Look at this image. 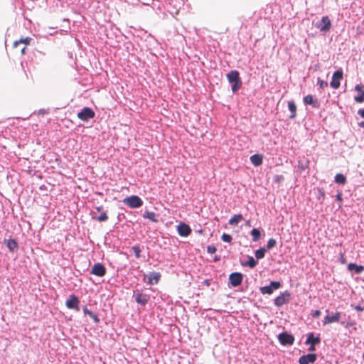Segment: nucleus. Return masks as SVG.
I'll return each instance as SVG.
<instances>
[{
	"instance_id": "nucleus-1",
	"label": "nucleus",
	"mask_w": 364,
	"mask_h": 364,
	"mask_svg": "<svg viewBox=\"0 0 364 364\" xmlns=\"http://www.w3.org/2000/svg\"><path fill=\"white\" fill-rule=\"evenodd\" d=\"M228 82L232 84V92H236L242 86V81L239 73L237 70H232L227 74Z\"/></svg>"
},
{
	"instance_id": "nucleus-2",
	"label": "nucleus",
	"mask_w": 364,
	"mask_h": 364,
	"mask_svg": "<svg viewBox=\"0 0 364 364\" xmlns=\"http://www.w3.org/2000/svg\"><path fill=\"white\" fill-rule=\"evenodd\" d=\"M123 203L131 208H139L142 205V200L137 196H132L125 198Z\"/></svg>"
},
{
	"instance_id": "nucleus-3",
	"label": "nucleus",
	"mask_w": 364,
	"mask_h": 364,
	"mask_svg": "<svg viewBox=\"0 0 364 364\" xmlns=\"http://www.w3.org/2000/svg\"><path fill=\"white\" fill-rule=\"evenodd\" d=\"M331 26V21L328 16H323L321 21L316 24V27L323 32L329 31Z\"/></svg>"
},
{
	"instance_id": "nucleus-4",
	"label": "nucleus",
	"mask_w": 364,
	"mask_h": 364,
	"mask_svg": "<svg viewBox=\"0 0 364 364\" xmlns=\"http://www.w3.org/2000/svg\"><path fill=\"white\" fill-rule=\"evenodd\" d=\"M95 112L90 107H84L77 114V117L82 121L87 122L90 119L95 117Z\"/></svg>"
},
{
	"instance_id": "nucleus-5",
	"label": "nucleus",
	"mask_w": 364,
	"mask_h": 364,
	"mask_svg": "<svg viewBox=\"0 0 364 364\" xmlns=\"http://www.w3.org/2000/svg\"><path fill=\"white\" fill-rule=\"evenodd\" d=\"M291 297V294L289 291H285L283 293H282L280 295H279L277 297L274 299V304L275 306L280 307L283 306L284 304H287Z\"/></svg>"
},
{
	"instance_id": "nucleus-6",
	"label": "nucleus",
	"mask_w": 364,
	"mask_h": 364,
	"mask_svg": "<svg viewBox=\"0 0 364 364\" xmlns=\"http://www.w3.org/2000/svg\"><path fill=\"white\" fill-rule=\"evenodd\" d=\"M79 304V299L74 294L70 295L69 299L65 302L68 309H74L77 311L80 310Z\"/></svg>"
},
{
	"instance_id": "nucleus-7",
	"label": "nucleus",
	"mask_w": 364,
	"mask_h": 364,
	"mask_svg": "<svg viewBox=\"0 0 364 364\" xmlns=\"http://www.w3.org/2000/svg\"><path fill=\"white\" fill-rule=\"evenodd\" d=\"M343 79V72L341 70H337L332 76L330 85L333 89H338L341 85V80Z\"/></svg>"
},
{
	"instance_id": "nucleus-8",
	"label": "nucleus",
	"mask_w": 364,
	"mask_h": 364,
	"mask_svg": "<svg viewBox=\"0 0 364 364\" xmlns=\"http://www.w3.org/2000/svg\"><path fill=\"white\" fill-rule=\"evenodd\" d=\"M281 287L279 282H271L269 286H264L260 287V292L262 294H271L274 289H278Z\"/></svg>"
},
{
	"instance_id": "nucleus-9",
	"label": "nucleus",
	"mask_w": 364,
	"mask_h": 364,
	"mask_svg": "<svg viewBox=\"0 0 364 364\" xmlns=\"http://www.w3.org/2000/svg\"><path fill=\"white\" fill-rule=\"evenodd\" d=\"M278 339L281 344L286 345H292L294 342V337L289 334L287 332H283L278 336Z\"/></svg>"
},
{
	"instance_id": "nucleus-10",
	"label": "nucleus",
	"mask_w": 364,
	"mask_h": 364,
	"mask_svg": "<svg viewBox=\"0 0 364 364\" xmlns=\"http://www.w3.org/2000/svg\"><path fill=\"white\" fill-rule=\"evenodd\" d=\"M242 278L241 273L233 272L229 276V282L232 287H236L242 283Z\"/></svg>"
},
{
	"instance_id": "nucleus-11",
	"label": "nucleus",
	"mask_w": 364,
	"mask_h": 364,
	"mask_svg": "<svg viewBox=\"0 0 364 364\" xmlns=\"http://www.w3.org/2000/svg\"><path fill=\"white\" fill-rule=\"evenodd\" d=\"M341 314L338 311L333 313L332 315H327L323 321V325L338 322L341 318Z\"/></svg>"
},
{
	"instance_id": "nucleus-12",
	"label": "nucleus",
	"mask_w": 364,
	"mask_h": 364,
	"mask_svg": "<svg viewBox=\"0 0 364 364\" xmlns=\"http://www.w3.org/2000/svg\"><path fill=\"white\" fill-rule=\"evenodd\" d=\"M317 356L315 353H309L304 355L299 358V364H310L314 363L316 360Z\"/></svg>"
},
{
	"instance_id": "nucleus-13",
	"label": "nucleus",
	"mask_w": 364,
	"mask_h": 364,
	"mask_svg": "<svg viewBox=\"0 0 364 364\" xmlns=\"http://www.w3.org/2000/svg\"><path fill=\"white\" fill-rule=\"evenodd\" d=\"M106 273L105 267L100 263L94 264L92 268L91 274L97 277H103Z\"/></svg>"
},
{
	"instance_id": "nucleus-14",
	"label": "nucleus",
	"mask_w": 364,
	"mask_h": 364,
	"mask_svg": "<svg viewBox=\"0 0 364 364\" xmlns=\"http://www.w3.org/2000/svg\"><path fill=\"white\" fill-rule=\"evenodd\" d=\"M31 41V38L29 37H26L24 38H21L19 41H16L14 43V48H18V46H21V44H24L23 47L21 48V54L23 55L25 53V49L26 48V46H28Z\"/></svg>"
},
{
	"instance_id": "nucleus-15",
	"label": "nucleus",
	"mask_w": 364,
	"mask_h": 364,
	"mask_svg": "<svg viewBox=\"0 0 364 364\" xmlns=\"http://www.w3.org/2000/svg\"><path fill=\"white\" fill-rule=\"evenodd\" d=\"M178 232L181 236L187 237L191 233V229L190 226L186 223H181L178 227Z\"/></svg>"
},
{
	"instance_id": "nucleus-16",
	"label": "nucleus",
	"mask_w": 364,
	"mask_h": 364,
	"mask_svg": "<svg viewBox=\"0 0 364 364\" xmlns=\"http://www.w3.org/2000/svg\"><path fill=\"white\" fill-rule=\"evenodd\" d=\"M304 102L305 105H312L314 108H318L320 103L318 100L314 98L311 95H308L304 97Z\"/></svg>"
},
{
	"instance_id": "nucleus-17",
	"label": "nucleus",
	"mask_w": 364,
	"mask_h": 364,
	"mask_svg": "<svg viewBox=\"0 0 364 364\" xmlns=\"http://www.w3.org/2000/svg\"><path fill=\"white\" fill-rule=\"evenodd\" d=\"M135 300L138 304L145 305L149 300V296L146 294L138 292L135 295Z\"/></svg>"
},
{
	"instance_id": "nucleus-18",
	"label": "nucleus",
	"mask_w": 364,
	"mask_h": 364,
	"mask_svg": "<svg viewBox=\"0 0 364 364\" xmlns=\"http://www.w3.org/2000/svg\"><path fill=\"white\" fill-rule=\"evenodd\" d=\"M355 90L356 91L360 92V95L358 96H355L354 97V100L358 103H362L364 102V90L363 86L362 85H357L355 87Z\"/></svg>"
},
{
	"instance_id": "nucleus-19",
	"label": "nucleus",
	"mask_w": 364,
	"mask_h": 364,
	"mask_svg": "<svg viewBox=\"0 0 364 364\" xmlns=\"http://www.w3.org/2000/svg\"><path fill=\"white\" fill-rule=\"evenodd\" d=\"M250 159L251 163L254 166H259L263 162V156L259 154H256L251 156Z\"/></svg>"
},
{
	"instance_id": "nucleus-20",
	"label": "nucleus",
	"mask_w": 364,
	"mask_h": 364,
	"mask_svg": "<svg viewBox=\"0 0 364 364\" xmlns=\"http://www.w3.org/2000/svg\"><path fill=\"white\" fill-rule=\"evenodd\" d=\"M321 342L320 337H315L314 333H310L308 334L307 339L305 341V344H313L317 345Z\"/></svg>"
},
{
	"instance_id": "nucleus-21",
	"label": "nucleus",
	"mask_w": 364,
	"mask_h": 364,
	"mask_svg": "<svg viewBox=\"0 0 364 364\" xmlns=\"http://www.w3.org/2000/svg\"><path fill=\"white\" fill-rule=\"evenodd\" d=\"M348 269L351 271L354 270L357 274H360L364 271V267L363 265H357L355 263L348 264Z\"/></svg>"
},
{
	"instance_id": "nucleus-22",
	"label": "nucleus",
	"mask_w": 364,
	"mask_h": 364,
	"mask_svg": "<svg viewBox=\"0 0 364 364\" xmlns=\"http://www.w3.org/2000/svg\"><path fill=\"white\" fill-rule=\"evenodd\" d=\"M83 312L85 314L88 315L91 318H92L96 323H98L100 322V319L97 315L87 309L86 306L83 308Z\"/></svg>"
},
{
	"instance_id": "nucleus-23",
	"label": "nucleus",
	"mask_w": 364,
	"mask_h": 364,
	"mask_svg": "<svg viewBox=\"0 0 364 364\" xmlns=\"http://www.w3.org/2000/svg\"><path fill=\"white\" fill-rule=\"evenodd\" d=\"M288 107L291 112L290 118L294 119L296 114V105L293 101H291L288 102Z\"/></svg>"
},
{
	"instance_id": "nucleus-24",
	"label": "nucleus",
	"mask_w": 364,
	"mask_h": 364,
	"mask_svg": "<svg viewBox=\"0 0 364 364\" xmlns=\"http://www.w3.org/2000/svg\"><path fill=\"white\" fill-rule=\"evenodd\" d=\"M243 219V217L241 214H237L232 216L229 220V224L231 225H236L238 224L239 222H240Z\"/></svg>"
},
{
	"instance_id": "nucleus-25",
	"label": "nucleus",
	"mask_w": 364,
	"mask_h": 364,
	"mask_svg": "<svg viewBox=\"0 0 364 364\" xmlns=\"http://www.w3.org/2000/svg\"><path fill=\"white\" fill-rule=\"evenodd\" d=\"M335 182L338 184L344 185L346 183V178L342 173H337L335 176Z\"/></svg>"
},
{
	"instance_id": "nucleus-26",
	"label": "nucleus",
	"mask_w": 364,
	"mask_h": 364,
	"mask_svg": "<svg viewBox=\"0 0 364 364\" xmlns=\"http://www.w3.org/2000/svg\"><path fill=\"white\" fill-rule=\"evenodd\" d=\"M143 217L144 218H147L153 222H156L157 221V219H156V214L154 212H149V211H146L144 213L143 215Z\"/></svg>"
},
{
	"instance_id": "nucleus-27",
	"label": "nucleus",
	"mask_w": 364,
	"mask_h": 364,
	"mask_svg": "<svg viewBox=\"0 0 364 364\" xmlns=\"http://www.w3.org/2000/svg\"><path fill=\"white\" fill-rule=\"evenodd\" d=\"M251 235L252 237V240L254 242H257L259 240L261 234L258 229L253 228L251 231Z\"/></svg>"
},
{
	"instance_id": "nucleus-28",
	"label": "nucleus",
	"mask_w": 364,
	"mask_h": 364,
	"mask_svg": "<svg viewBox=\"0 0 364 364\" xmlns=\"http://www.w3.org/2000/svg\"><path fill=\"white\" fill-rule=\"evenodd\" d=\"M7 247L10 251L14 252L18 247V244L16 240H9L7 242Z\"/></svg>"
},
{
	"instance_id": "nucleus-29",
	"label": "nucleus",
	"mask_w": 364,
	"mask_h": 364,
	"mask_svg": "<svg viewBox=\"0 0 364 364\" xmlns=\"http://www.w3.org/2000/svg\"><path fill=\"white\" fill-rule=\"evenodd\" d=\"M242 265L249 266L250 268H254L257 265V261L250 256L248 258V261L245 264H242Z\"/></svg>"
},
{
	"instance_id": "nucleus-30",
	"label": "nucleus",
	"mask_w": 364,
	"mask_h": 364,
	"mask_svg": "<svg viewBox=\"0 0 364 364\" xmlns=\"http://www.w3.org/2000/svg\"><path fill=\"white\" fill-rule=\"evenodd\" d=\"M94 218L99 222H105L108 219V216L105 211H102L99 216Z\"/></svg>"
},
{
	"instance_id": "nucleus-31",
	"label": "nucleus",
	"mask_w": 364,
	"mask_h": 364,
	"mask_svg": "<svg viewBox=\"0 0 364 364\" xmlns=\"http://www.w3.org/2000/svg\"><path fill=\"white\" fill-rule=\"evenodd\" d=\"M266 250L264 247H262L255 251V257L257 259H262L265 255Z\"/></svg>"
},
{
	"instance_id": "nucleus-32",
	"label": "nucleus",
	"mask_w": 364,
	"mask_h": 364,
	"mask_svg": "<svg viewBox=\"0 0 364 364\" xmlns=\"http://www.w3.org/2000/svg\"><path fill=\"white\" fill-rule=\"evenodd\" d=\"M277 245V242L274 238H270L267 244V247L268 250H270L273 247H274Z\"/></svg>"
},
{
	"instance_id": "nucleus-33",
	"label": "nucleus",
	"mask_w": 364,
	"mask_h": 364,
	"mask_svg": "<svg viewBox=\"0 0 364 364\" xmlns=\"http://www.w3.org/2000/svg\"><path fill=\"white\" fill-rule=\"evenodd\" d=\"M132 250L135 255V257L138 259L140 257L141 254V249L139 246H134L132 247Z\"/></svg>"
},
{
	"instance_id": "nucleus-34",
	"label": "nucleus",
	"mask_w": 364,
	"mask_h": 364,
	"mask_svg": "<svg viewBox=\"0 0 364 364\" xmlns=\"http://www.w3.org/2000/svg\"><path fill=\"white\" fill-rule=\"evenodd\" d=\"M273 181L276 183H280L284 181V176L282 175H275L274 176Z\"/></svg>"
},
{
	"instance_id": "nucleus-35",
	"label": "nucleus",
	"mask_w": 364,
	"mask_h": 364,
	"mask_svg": "<svg viewBox=\"0 0 364 364\" xmlns=\"http://www.w3.org/2000/svg\"><path fill=\"white\" fill-rule=\"evenodd\" d=\"M221 238L224 242H230L232 241L231 235L226 234V233H223Z\"/></svg>"
},
{
	"instance_id": "nucleus-36",
	"label": "nucleus",
	"mask_w": 364,
	"mask_h": 364,
	"mask_svg": "<svg viewBox=\"0 0 364 364\" xmlns=\"http://www.w3.org/2000/svg\"><path fill=\"white\" fill-rule=\"evenodd\" d=\"M318 84L321 89H324V88L327 87V86H328V82L326 81H324L319 78L318 79Z\"/></svg>"
},
{
	"instance_id": "nucleus-37",
	"label": "nucleus",
	"mask_w": 364,
	"mask_h": 364,
	"mask_svg": "<svg viewBox=\"0 0 364 364\" xmlns=\"http://www.w3.org/2000/svg\"><path fill=\"white\" fill-rule=\"evenodd\" d=\"M207 251L210 254H213L216 252V247L213 245H209L207 247Z\"/></svg>"
},
{
	"instance_id": "nucleus-38",
	"label": "nucleus",
	"mask_w": 364,
	"mask_h": 364,
	"mask_svg": "<svg viewBox=\"0 0 364 364\" xmlns=\"http://www.w3.org/2000/svg\"><path fill=\"white\" fill-rule=\"evenodd\" d=\"M321 314V313L319 310H315L312 311L311 314L313 317L318 318L320 316Z\"/></svg>"
},
{
	"instance_id": "nucleus-39",
	"label": "nucleus",
	"mask_w": 364,
	"mask_h": 364,
	"mask_svg": "<svg viewBox=\"0 0 364 364\" xmlns=\"http://www.w3.org/2000/svg\"><path fill=\"white\" fill-rule=\"evenodd\" d=\"M340 260H341V263H343V264L346 263V259L344 257L343 253L340 254Z\"/></svg>"
},
{
	"instance_id": "nucleus-40",
	"label": "nucleus",
	"mask_w": 364,
	"mask_h": 364,
	"mask_svg": "<svg viewBox=\"0 0 364 364\" xmlns=\"http://www.w3.org/2000/svg\"><path fill=\"white\" fill-rule=\"evenodd\" d=\"M336 199L338 200V201H342L343 200V198H342V193L341 192H338V194L336 195Z\"/></svg>"
},
{
	"instance_id": "nucleus-41",
	"label": "nucleus",
	"mask_w": 364,
	"mask_h": 364,
	"mask_svg": "<svg viewBox=\"0 0 364 364\" xmlns=\"http://www.w3.org/2000/svg\"><path fill=\"white\" fill-rule=\"evenodd\" d=\"M354 309L358 311H363L364 310V308L360 306H355Z\"/></svg>"
},
{
	"instance_id": "nucleus-42",
	"label": "nucleus",
	"mask_w": 364,
	"mask_h": 364,
	"mask_svg": "<svg viewBox=\"0 0 364 364\" xmlns=\"http://www.w3.org/2000/svg\"><path fill=\"white\" fill-rule=\"evenodd\" d=\"M358 114L364 118V109H359L358 112Z\"/></svg>"
},
{
	"instance_id": "nucleus-43",
	"label": "nucleus",
	"mask_w": 364,
	"mask_h": 364,
	"mask_svg": "<svg viewBox=\"0 0 364 364\" xmlns=\"http://www.w3.org/2000/svg\"><path fill=\"white\" fill-rule=\"evenodd\" d=\"M315 346L316 345L310 344V347L309 348V350L311 351V352L314 351L316 350Z\"/></svg>"
},
{
	"instance_id": "nucleus-44",
	"label": "nucleus",
	"mask_w": 364,
	"mask_h": 364,
	"mask_svg": "<svg viewBox=\"0 0 364 364\" xmlns=\"http://www.w3.org/2000/svg\"><path fill=\"white\" fill-rule=\"evenodd\" d=\"M97 210V212H102L103 211V207L101 205V206H98V207H96L95 208Z\"/></svg>"
},
{
	"instance_id": "nucleus-45",
	"label": "nucleus",
	"mask_w": 364,
	"mask_h": 364,
	"mask_svg": "<svg viewBox=\"0 0 364 364\" xmlns=\"http://www.w3.org/2000/svg\"><path fill=\"white\" fill-rule=\"evenodd\" d=\"M159 276H156H156H154V277H153V279L155 280V282H158V280H159Z\"/></svg>"
},
{
	"instance_id": "nucleus-46",
	"label": "nucleus",
	"mask_w": 364,
	"mask_h": 364,
	"mask_svg": "<svg viewBox=\"0 0 364 364\" xmlns=\"http://www.w3.org/2000/svg\"><path fill=\"white\" fill-rule=\"evenodd\" d=\"M319 192H320L321 196L324 198V192L322 190H319Z\"/></svg>"
},
{
	"instance_id": "nucleus-47",
	"label": "nucleus",
	"mask_w": 364,
	"mask_h": 364,
	"mask_svg": "<svg viewBox=\"0 0 364 364\" xmlns=\"http://www.w3.org/2000/svg\"><path fill=\"white\" fill-rule=\"evenodd\" d=\"M360 125L364 127V122H362Z\"/></svg>"
},
{
	"instance_id": "nucleus-48",
	"label": "nucleus",
	"mask_w": 364,
	"mask_h": 364,
	"mask_svg": "<svg viewBox=\"0 0 364 364\" xmlns=\"http://www.w3.org/2000/svg\"><path fill=\"white\" fill-rule=\"evenodd\" d=\"M21 47H22V46H18V48H19V50H21Z\"/></svg>"
},
{
	"instance_id": "nucleus-49",
	"label": "nucleus",
	"mask_w": 364,
	"mask_h": 364,
	"mask_svg": "<svg viewBox=\"0 0 364 364\" xmlns=\"http://www.w3.org/2000/svg\"><path fill=\"white\" fill-rule=\"evenodd\" d=\"M301 169H304V168L303 167V165H301Z\"/></svg>"
},
{
	"instance_id": "nucleus-50",
	"label": "nucleus",
	"mask_w": 364,
	"mask_h": 364,
	"mask_svg": "<svg viewBox=\"0 0 364 364\" xmlns=\"http://www.w3.org/2000/svg\"><path fill=\"white\" fill-rule=\"evenodd\" d=\"M301 169H304V168L303 167V165H301Z\"/></svg>"
}]
</instances>
